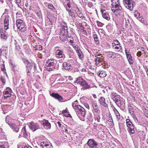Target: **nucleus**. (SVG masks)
<instances>
[{"instance_id":"obj_1","label":"nucleus","mask_w":148,"mask_h":148,"mask_svg":"<svg viewBox=\"0 0 148 148\" xmlns=\"http://www.w3.org/2000/svg\"><path fill=\"white\" fill-rule=\"evenodd\" d=\"M46 69L49 71L54 70L58 68V64L56 60L51 59L47 61L46 64Z\"/></svg>"},{"instance_id":"obj_2","label":"nucleus","mask_w":148,"mask_h":148,"mask_svg":"<svg viewBox=\"0 0 148 148\" xmlns=\"http://www.w3.org/2000/svg\"><path fill=\"white\" fill-rule=\"evenodd\" d=\"M111 4L113 8H115V9H112V12L117 16L120 15L121 14L122 11L121 9V8L119 1L112 2Z\"/></svg>"},{"instance_id":"obj_3","label":"nucleus","mask_w":148,"mask_h":148,"mask_svg":"<svg viewBox=\"0 0 148 148\" xmlns=\"http://www.w3.org/2000/svg\"><path fill=\"white\" fill-rule=\"evenodd\" d=\"M75 83H77L80 85L82 87L81 88L82 90L89 89L90 88V85L82 77H79L76 79Z\"/></svg>"},{"instance_id":"obj_4","label":"nucleus","mask_w":148,"mask_h":148,"mask_svg":"<svg viewBox=\"0 0 148 148\" xmlns=\"http://www.w3.org/2000/svg\"><path fill=\"white\" fill-rule=\"evenodd\" d=\"M115 93L114 92L112 93L113 96L114 97L113 98V101L119 107H124L125 105V101L119 95H115Z\"/></svg>"},{"instance_id":"obj_5","label":"nucleus","mask_w":148,"mask_h":148,"mask_svg":"<svg viewBox=\"0 0 148 148\" xmlns=\"http://www.w3.org/2000/svg\"><path fill=\"white\" fill-rule=\"evenodd\" d=\"M74 110L78 117H80L81 115L84 117H85L86 114L85 109L81 106L75 107Z\"/></svg>"},{"instance_id":"obj_6","label":"nucleus","mask_w":148,"mask_h":148,"mask_svg":"<svg viewBox=\"0 0 148 148\" xmlns=\"http://www.w3.org/2000/svg\"><path fill=\"white\" fill-rule=\"evenodd\" d=\"M28 124L29 128L33 132L37 130L40 129L41 128L42 126L40 125L33 121L29 123Z\"/></svg>"},{"instance_id":"obj_7","label":"nucleus","mask_w":148,"mask_h":148,"mask_svg":"<svg viewBox=\"0 0 148 148\" xmlns=\"http://www.w3.org/2000/svg\"><path fill=\"white\" fill-rule=\"evenodd\" d=\"M126 123L127 127V130L130 135L132 134L135 133L134 126L132 122L129 119L126 120Z\"/></svg>"},{"instance_id":"obj_8","label":"nucleus","mask_w":148,"mask_h":148,"mask_svg":"<svg viewBox=\"0 0 148 148\" xmlns=\"http://www.w3.org/2000/svg\"><path fill=\"white\" fill-rule=\"evenodd\" d=\"M54 58L56 59H61V60H64L65 58V55L63 53V51L60 49H58L55 52Z\"/></svg>"},{"instance_id":"obj_9","label":"nucleus","mask_w":148,"mask_h":148,"mask_svg":"<svg viewBox=\"0 0 148 148\" xmlns=\"http://www.w3.org/2000/svg\"><path fill=\"white\" fill-rule=\"evenodd\" d=\"M60 35L65 36L67 35V37L70 38L71 34H68L67 27H66V25L64 24V25L60 29Z\"/></svg>"},{"instance_id":"obj_10","label":"nucleus","mask_w":148,"mask_h":148,"mask_svg":"<svg viewBox=\"0 0 148 148\" xmlns=\"http://www.w3.org/2000/svg\"><path fill=\"white\" fill-rule=\"evenodd\" d=\"M87 143L90 148H97L98 145L97 143L93 139H89Z\"/></svg>"},{"instance_id":"obj_11","label":"nucleus","mask_w":148,"mask_h":148,"mask_svg":"<svg viewBox=\"0 0 148 148\" xmlns=\"http://www.w3.org/2000/svg\"><path fill=\"white\" fill-rule=\"evenodd\" d=\"M40 124L41 126L42 125L46 129L49 130L50 129L51 127V124L49 122L48 120L44 119L43 121H39Z\"/></svg>"},{"instance_id":"obj_12","label":"nucleus","mask_w":148,"mask_h":148,"mask_svg":"<svg viewBox=\"0 0 148 148\" xmlns=\"http://www.w3.org/2000/svg\"><path fill=\"white\" fill-rule=\"evenodd\" d=\"M12 92L11 89L9 87H7L3 91V97L4 99L9 98L11 96Z\"/></svg>"},{"instance_id":"obj_13","label":"nucleus","mask_w":148,"mask_h":148,"mask_svg":"<svg viewBox=\"0 0 148 148\" xmlns=\"http://www.w3.org/2000/svg\"><path fill=\"white\" fill-rule=\"evenodd\" d=\"M125 6L128 9L132 10L133 9V1H123Z\"/></svg>"},{"instance_id":"obj_14","label":"nucleus","mask_w":148,"mask_h":148,"mask_svg":"<svg viewBox=\"0 0 148 148\" xmlns=\"http://www.w3.org/2000/svg\"><path fill=\"white\" fill-rule=\"evenodd\" d=\"M91 104L93 108V112L96 113H100V110L96 102L95 101H91Z\"/></svg>"},{"instance_id":"obj_15","label":"nucleus","mask_w":148,"mask_h":148,"mask_svg":"<svg viewBox=\"0 0 148 148\" xmlns=\"http://www.w3.org/2000/svg\"><path fill=\"white\" fill-rule=\"evenodd\" d=\"M72 68V64L66 62H64L63 64L62 69L64 70L71 71Z\"/></svg>"},{"instance_id":"obj_16","label":"nucleus","mask_w":148,"mask_h":148,"mask_svg":"<svg viewBox=\"0 0 148 148\" xmlns=\"http://www.w3.org/2000/svg\"><path fill=\"white\" fill-rule=\"evenodd\" d=\"M98 102L101 105L105 108H107L108 105L105 99L103 97H100L98 99Z\"/></svg>"},{"instance_id":"obj_17","label":"nucleus","mask_w":148,"mask_h":148,"mask_svg":"<svg viewBox=\"0 0 148 148\" xmlns=\"http://www.w3.org/2000/svg\"><path fill=\"white\" fill-rule=\"evenodd\" d=\"M9 16L6 15L5 16L4 20V29L6 30L8 29L9 25Z\"/></svg>"},{"instance_id":"obj_18","label":"nucleus","mask_w":148,"mask_h":148,"mask_svg":"<svg viewBox=\"0 0 148 148\" xmlns=\"http://www.w3.org/2000/svg\"><path fill=\"white\" fill-rule=\"evenodd\" d=\"M40 146L43 148H53L52 145L47 142H41Z\"/></svg>"},{"instance_id":"obj_19","label":"nucleus","mask_w":148,"mask_h":148,"mask_svg":"<svg viewBox=\"0 0 148 148\" xmlns=\"http://www.w3.org/2000/svg\"><path fill=\"white\" fill-rule=\"evenodd\" d=\"M1 38L2 39L6 40L7 38V33L3 29L0 30Z\"/></svg>"},{"instance_id":"obj_20","label":"nucleus","mask_w":148,"mask_h":148,"mask_svg":"<svg viewBox=\"0 0 148 148\" xmlns=\"http://www.w3.org/2000/svg\"><path fill=\"white\" fill-rule=\"evenodd\" d=\"M64 5L65 7L69 8L75 6V4L73 3V1H72L71 2H70V1H68L64 2Z\"/></svg>"},{"instance_id":"obj_21","label":"nucleus","mask_w":148,"mask_h":148,"mask_svg":"<svg viewBox=\"0 0 148 148\" xmlns=\"http://www.w3.org/2000/svg\"><path fill=\"white\" fill-rule=\"evenodd\" d=\"M127 60L130 65H133L134 62V58L132 57L131 54L126 56Z\"/></svg>"},{"instance_id":"obj_22","label":"nucleus","mask_w":148,"mask_h":148,"mask_svg":"<svg viewBox=\"0 0 148 148\" xmlns=\"http://www.w3.org/2000/svg\"><path fill=\"white\" fill-rule=\"evenodd\" d=\"M10 127L12 130L14 132H17L19 131V126L17 125H16L15 124L13 123L11 124Z\"/></svg>"},{"instance_id":"obj_23","label":"nucleus","mask_w":148,"mask_h":148,"mask_svg":"<svg viewBox=\"0 0 148 148\" xmlns=\"http://www.w3.org/2000/svg\"><path fill=\"white\" fill-rule=\"evenodd\" d=\"M19 135L22 136L25 138H27L28 136L27 133V132L25 129V127H23L22 130L21 134H20Z\"/></svg>"},{"instance_id":"obj_24","label":"nucleus","mask_w":148,"mask_h":148,"mask_svg":"<svg viewBox=\"0 0 148 148\" xmlns=\"http://www.w3.org/2000/svg\"><path fill=\"white\" fill-rule=\"evenodd\" d=\"M133 105L129 104L128 106L129 113H130V115L133 116V118H136V116L134 114V111L133 110V107L132 106Z\"/></svg>"},{"instance_id":"obj_25","label":"nucleus","mask_w":148,"mask_h":148,"mask_svg":"<svg viewBox=\"0 0 148 148\" xmlns=\"http://www.w3.org/2000/svg\"><path fill=\"white\" fill-rule=\"evenodd\" d=\"M50 95L51 96L58 99L59 101H61L62 99V97L60 95L58 94L53 93H50Z\"/></svg>"},{"instance_id":"obj_26","label":"nucleus","mask_w":148,"mask_h":148,"mask_svg":"<svg viewBox=\"0 0 148 148\" xmlns=\"http://www.w3.org/2000/svg\"><path fill=\"white\" fill-rule=\"evenodd\" d=\"M96 62H99L100 64L102 65H104L106 64V62L104 60V57L99 58L98 57H96Z\"/></svg>"},{"instance_id":"obj_27","label":"nucleus","mask_w":148,"mask_h":148,"mask_svg":"<svg viewBox=\"0 0 148 148\" xmlns=\"http://www.w3.org/2000/svg\"><path fill=\"white\" fill-rule=\"evenodd\" d=\"M12 119L8 116H7L5 119V122L7 123L8 125L10 126L11 124L13 123H12Z\"/></svg>"},{"instance_id":"obj_28","label":"nucleus","mask_w":148,"mask_h":148,"mask_svg":"<svg viewBox=\"0 0 148 148\" xmlns=\"http://www.w3.org/2000/svg\"><path fill=\"white\" fill-rule=\"evenodd\" d=\"M20 27H17L18 29L21 32H24L26 30V27L24 23L23 24L20 26Z\"/></svg>"},{"instance_id":"obj_29","label":"nucleus","mask_w":148,"mask_h":148,"mask_svg":"<svg viewBox=\"0 0 148 148\" xmlns=\"http://www.w3.org/2000/svg\"><path fill=\"white\" fill-rule=\"evenodd\" d=\"M107 56L110 58H115L116 57V54L111 51L107 52Z\"/></svg>"},{"instance_id":"obj_30","label":"nucleus","mask_w":148,"mask_h":148,"mask_svg":"<svg viewBox=\"0 0 148 148\" xmlns=\"http://www.w3.org/2000/svg\"><path fill=\"white\" fill-rule=\"evenodd\" d=\"M140 21L143 23L145 25L147 24V23L146 20H145V18H143L142 16L140 15V16L138 17L137 18Z\"/></svg>"},{"instance_id":"obj_31","label":"nucleus","mask_w":148,"mask_h":148,"mask_svg":"<svg viewBox=\"0 0 148 148\" xmlns=\"http://www.w3.org/2000/svg\"><path fill=\"white\" fill-rule=\"evenodd\" d=\"M24 23L23 21L22 20L18 19L16 20V24L17 27H20V26L22 25Z\"/></svg>"},{"instance_id":"obj_32","label":"nucleus","mask_w":148,"mask_h":148,"mask_svg":"<svg viewBox=\"0 0 148 148\" xmlns=\"http://www.w3.org/2000/svg\"><path fill=\"white\" fill-rule=\"evenodd\" d=\"M103 17L106 19V20L109 21L110 19V16L108 13L107 12H105V13H103L102 14Z\"/></svg>"},{"instance_id":"obj_33","label":"nucleus","mask_w":148,"mask_h":148,"mask_svg":"<svg viewBox=\"0 0 148 148\" xmlns=\"http://www.w3.org/2000/svg\"><path fill=\"white\" fill-rule=\"evenodd\" d=\"M23 48L26 50L25 52L28 54L30 53L31 50L30 49L29 46L27 44L24 45L23 46Z\"/></svg>"},{"instance_id":"obj_34","label":"nucleus","mask_w":148,"mask_h":148,"mask_svg":"<svg viewBox=\"0 0 148 148\" xmlns=\"http://www.w3.org/2000/svg\"><path fill=\"white\" fill-rule=\"evenodd\" d=\"M15 45V50L16 53L20 51L21 49L20 47L19 46L18 44L16 42L14 44Z\"/></svg>"},{"instance_id":"obj_35","label":"nucleus","mask_w":148,"mask_h":148,"mask_svg":"<svg viewBox=\"0 0 148 148\" xmlns=\"http://www.w3.org/2000/svg\"><path fill=\"white\" fill-rule=\"evenodd\" d=\"M99 113H96L95 114V120L97 121L98 122L100 121L101 119V115L99 114Z\"/></svg>"},{"instance_id":"obj_36","label":"nucleus","mask_w":148,"mask_h":148,"mask_svg":"<svg viewBox=\"0 0 148 148\" xmlns=\"http://www.w3.org/2000/svg\"><path fill=\"white\" fill-rule=\"evenodd\" d=\"M93 37L95 41V42L96 45H98L99 44V42L98 40V38L97 34H93Z\"/></svg>"},{"instance_id":"obj_37","label":"nucleus","mask_w":148,"mask_h":148,"mask_svg":"<svg viewBox=\"0 0 148 148\" xmlns=\"http://www.w3.org/2000/svg\"><path fill=\"white\" fill-rule=\"evenodd\" d=\"M79 59L82 60L84 58V55L81 51L79 50V51L76 52Z\"/></svg>"},{"instance_id":"obj_38","label":"nucleus","mask_w":148,"mask_h":148,"mask_svg":"<svg viewBox=\"0 0 148 148\" xmlns=\"http://www.w3.org/2000/svg\"><path fill=\"white\" fill-rule=\"evenodd\" d=\"M67 11L68 12L70 16L72 18L74 17V15L73 12H72L71 10L69 9V8H66Z\"/></svg>"},{"instance_id":"obj_39","label":"nucleus","mask_w":148,"mask_h":148,"mask_svg":"<svg viewBox=\"0 0 148 148\" xmlns=\"http://www.w3.org/2000/svg\"><path fill=\"white\" fill-rule=\"evenodd\" d=\"M106 75V72L103 71H101L99 73V76L101 77H104Z\"/></svg>"},{"instance_id":"obj_40","label":"nucleus","mask_w":148,"mask_h":148,"mask_svg":"<svg viewBox=\"0 0 148 148\" xmlns=\"http://www.w3.org/2000/svg\"><path fill=\"white\" fill-rule=\"evenodd\" d=\"M125 26L127 28H130V25H131V24L130 23V21L129 20L128 18H125Z\"/></svg>"},{"instance_id":"obj_41","label":"nucleus","mask_w":148,"mask_h":148,"mask_svg":"<svg viewBox=\"0 0 148 148\" xmlns=\"http://www.w3.org/2000/svg\"><path fill=\"white\" fill-rule=\"evenodd\" d=\"M67 37V35H65V36L60 35V37L62 42H65L67 40L66 38Z\"/></svg>"},{"instance_id":"obj_42","label":"nucleus","mask_w":148,"mask_h":148,"mask_svg":"<svg viewBox=\"0 0 148 148\" xmlns=\"http://www.w3.org/2000/svg\"><path fill=\"white\" fill-rule=\"evenodd\" d=\"M9 147L8 143L5 142L3 144L0 145V148H7Z\"/></svg>"},{"instance_id":"obj_43","label":"nucleus","mask_w":148,"mask_h":148,"mask_svg":"<svg viewBox=\"0 0 148 148\" xmlns=\"http://www.w3.org/2000/svg\"><path fill=\"white\" fill-rule=\"evenodd\" d=\"M72 46L76 51V52H78V51H79V50H80L79 47L77 45H73Z\"/></svg>"},{"instance_id":"obj_44","label":"nucleus","mask_w":148,"mask_h":148,"mask_svg":"<svg viewBox=\"0 0 148 148\" xmlns=\"http://www.w3.org/2000/svg\"><path fill=\"white\" fill-rule=\"evenodd\" d=\"M77 100H76L74 101L73 103L72 106L74 109H75V107H77V106H80L79 105L77 104Z\"/></svg>"},{"instance_id":"obj_45","label":"nucleus","mask_w":148,"mask_h":148,"mask_svg":"<svg viewBox=\"0 0 148 148\" xmlns=\"http://www.w3.org/2000/svg\"><path fill=\"white\" fill-rule=\"evenodd\" d=\"M130 49H127L126 48H125V52L126 56L131 54L130 53Z\"/></svg>"},{"instance_id":"obj_46","label":"nucleus","mask_w":148,"mask_h":148,"mask_svg":"<svg viewBox=\"0 0 148 148\" xmlns=\"http://www.w3.org/2000/svg\"><path fill=\"white\" fill-rule=\"evenodd\" d=\"M32 66L30 64L26 66V69L27 71H31L32 69Z\"/></svg>"},{"instance_id":"obj_47","label":"nucleus","mask_w":148,"mask_h":148,"mask_svg":"<svg viewBox=\"0 0 148 148\" xmlns=\"http://www.w3.org/2000/svg\"><path fill=\"white\" fill-rule=\"evenodd\" d=\"M141 51H140V54H142V56H144L145 55V52L143 48H141L140 49Z\"/></svg>"},{"instance_id":"obj_48","label":"nucleus","mask_w":148,"mask_h":148,"mask_svg":"<svg viewBox=\"0 0 148 148\" xmlns=\"http://www.w3.org/2000/svg\"><path fill=\"white\" fill-rule=\"evenodd\" d=\"M117 46H116V45L115 47H114L113 48L117 50H119V51L122 48L121 45H119Z\"/></svg>"},{"instance_id":"obj_49","label":"nucleus","mask_w":148,"mask_h":148,"mask_svg":"<svg viewBox=\"0 0 148 148\" xmlns=\"http://www.w3.org/2000/svg\"><path fill=\"white\" fill-rule=\"evenodd\" d=\"M23 61L24 63L26 64H27V65L30 64V62L28 61V60L25 58L23 59Z\"/></svg>"},{"instance_id":"obj_50","label":"nucleus","mask_w":148,"mask_h":148,"mask_svg":"<svg viewBox=\"0 0 148 148\" xmlns=\"http://www.w3.org/2000/svg\"><path fill=\"white\" fill-rule=\"evenodd\" d=\"M134 15L135 17L137 18L139 16H140V13L138 12L137 11H136L134 12Z\"/></svg>"},{"instance_id":"obj_51","label":"nucleus","mask_w":148,"mask_h":148,"mask_svg":"<svg viewBox=\"0 0 148 148\" xmlns=\"http://www.w3.org/2000/svg\"><path fill=\"white\" fill-rule=\"evenodd\" d=\"M114 113L117 117V119H118V120H119L120 119V115L118 112L117 111V112H116Z\"/></svg>"},{"instance_id":"obj_52","label":"nucleus","mask_w":148,"mask_h":148,"mask_svg":"<svg viewBox=\"0 0 148 148\" xmlns=\"http://www.w3.org/2000/svg\"><path fill=\"white\" fill-rule=\"evenodd\" d=\"M23 1H16V2L17 3H18L19 4L20 3L21 5L23 6L24 2Z\"/></svg>"},{"instance_id":"obj_53","label":"nucleus","mask_w":148,"mask_h":148,"mask_svg":"<svg viewBox=\"0 0 148 148\" xmlns=\"http://www.w3.org/2000/svg\"><path fill=\"white\" fill-rule=\"evenodd\" d=\"M27 77H31L32 75V74L31 73V71H27Z\"/></svg>"},{"instance_id":"obj_54","label":"nucleus","mask_w":148,"mask_h":148,"mask_svg":"<svg viewBox=\"0 0 148 148\" xmlns=\"http://www.w3.org/2000/svg\"><path fill=\"white\" fill-rule=\"evenodd\" d=\"M0 80L3 83V85L5 83V79L3 77H1L0 78Z\"/></svg>"},{"instance_id":"obj_55","label":"nucleus","mask_w":148,"mask_h":148,"mask_svg":"<svg viewBox=\"0 0 148 148\" xmlns=\"http://www.w3.org/2000/svg\"><path fill=\"white\" fill-rule=\"evenodd\" d=\"M114 43H115L116 45H121L120 43L119 42V41L118 40H116L114 41Z\"/></svg>"},{"instance_id":"obj_56","label":"nucleus","mask_w":148,"mask_h":148,"mask_svg":"<svg viewBox=\"0 0 148 148\" xmlns=\"http://www.w3.org/2000/svg\"><path fill=\"white\" fill-rule=\"evenodd\" d=\"M48 7L49 9H50L51 10H53V9L54 8V7L53 5L48 4Z\"/></svg>"},{"instance_id":"obj_57","label":"nucleus","mask_w":148,"mask_h":148,"mask_svg":"<svg viewBox=\"0 0 148 148\" xmlns=\"http://www.w3.org/2000/svg\"><path fill=\"white\" fill-rule=\"evenodd\" d=\"M95 61L96 62H95V64H96V65L97 66H99V65H101V64H100V63L99 62H96V58H95Z\"/></svg>"},{"instance_id":"obj_58","label":"nucleus","mask_w":148,"mask_h":148,"mask_svg":"<svg viewBox=\"0 0 148 148\" xmlns=\"http://www.w3.org/2000/svg\"><path fill=\"white\" fill-rule=\"evenodd\" d=\"M112 107L113 109V110L114 113L118 111L116 109L114 106H112Z\"/></svg>"},{"instance_id":"obj_59","label":"nucleus","mask_w":148,"mask_h":148,"mask_svg":"<svg viewBox=\"0 0 148 148\" xmlns=\"http://www.w3.org/2000/svg\"><path fill=\"white\" fill-rule=\"evenodd\" d=\"M88 6L90 8L92 7L93 6V4L90 2H89L88 3Z\"/></svg>"},{"instance_id":"obj_60","label":"nucleus","mask_w":148,"mask_h":148,"mask_svg":"<svg viewBox=\"0 0 148 148\" xmlns=\"http://www.w3.org/2000/svg\"><path fill=\"white\" fill-rule=\"evenodd\" d=\"M84 105L88 109H89V105L87 103H84Z\"/></svg>"},{"instance_id":"obj_61","label":"nucleus","mask_w":148,"mask_h":148,"mask_svg":"<svg viewBox=\"0 0 148 148\" xmlns=\"http://www.w3.org/2000/svg\"><path fill=\"white\" fill-rule=\"evenodd\" d=\"M74 43V41H73V40H70L69 41V44H71V45L72 46L73 45H75V44H73Z\"/></svg>"},{"instance_id":"obj_62","label":"nucleus","mask_w":148,"mask_h":148,"mask_svg":"<svg viewBox=\"0 0 148 148\" xmlns=\"http://www.w3.org/2000/svg\"><path fill=\"white\" fill-rule=\"evenodd\" d=\"M77 15H78V16L80 18H83L84 17L82 13H79V14H77Z\"/></svg>"},{"instance_id":"obj_63","label":"nucleus","mask_w":148,"mask_h":148,"mask_svg":"<svg viewBox=\"0 0 148 148\" xmlns=\"http://www.w3.org/2000/svg\"><path fill=\"white\" fill-rule=\"evenodd\" d=\"M66 78L67 79H69L70 80H72L73 79V78L71 77V76H68L66 77Z\"/></svg>"},{"instance_id":"obj_64","label":"nucleus","mask_w":148,"mask_h":148,"mask_svg":"<svg viewBox=\"0 0 148 148\" xmlns=\"http://www.w3.org/2000/svg\"><path fill=\"white\" fill-rule=\"evenodd\" d=\"M23 148H32L31 147L28 145H26Z\"/></svg>"}]
</instances>
